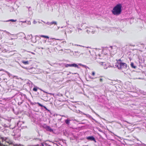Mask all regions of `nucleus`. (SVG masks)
Masks as SVG:
<instances>
[{"label":"nucleus","instance_id":"nucleus-1","mask_svg":"<svg viewBox=\"0 0 146 146\" xmlns=\"http://www.w3.org/2000/svg\"><path fill=\"white\" fill-rule=\"evenodd\" d=\"M122 5L121 4L119 3L117 4L113 8L111 12L112 14L115 15H120L122 12Z\"/></svg>","mask_w":146,"mask_h":146},{"label":"nucleus","instance_id":"nucleus-2","mask_svg":"<svg viewBox=\"0 0 146 146\" xmlns=\"http://www.w3.org/2000/svg\"><path fill=\"white\" fill-rule=\"evenodd\" d=\"M117 67L119 69L123 70L126 69L127 68V64L122 62H118Z\"/></svg>","mask_w":146,"mask_h":146},{"label":"nucleus","instance_id":"nucleus-3","mask_svg":"<svg viewBox=\"0 0 146 146\" xmlns=\"http://www.w3.org/2000/svg\"><path fill=\"white\" fill-rule=\"evenodd\" d=\"M44 127L47 131H49L50 132L53 131V129H51L50 127L49 126L45 125H44Z\"/></svg>","mask_w":146,"mask_h":146},{"label":"nucleus","instance_id":"nucleus-4","mask_svg":"<svg viewBox=\"0 0 146 146\" xmlns=\"http://www.w3.org/2000/svg\"><path fill=\"white\" fill-rule=\"evenodd\" d=\"M86 139L88 140H90L91 141H93L95 142H96L95 138L92 136H88L86 138Z\"/></svg>","mask_w":146,"mask_h":146},{"label":"nucleus","instance_id":"nucleus-5","mask_svg":"<svg viewBox=\"0 0 146 146\" xmlns=\"http://www.w3.org/2000/svg\"><path fill=\"white\" fill-rule=\"evenodd\" d=\"M5 141L9 144V145H12L13 143L8 138H6L5 139Z\"/></svg>","mask_w":146,"mask_h":146},{"label":"nucleus","instance_id":"nucleus-6","mask_svg":"<svg viewBox=\"0 0 146 146\" xmlns=\"http://www.w3.org/2000/svg\"><path fill=\"white\" fill-rule=\"evenodd\" d=\"M37 104H38L39 106L41 107H43L46 110H47L45 106H43L39 102H38Z\"/></svg>","mask_w":146,"mask_h":146},{"label":"nucleus","instance_id":"nucleus-7","mask_svg":"<svg viewBox=\"0 0 146 146\" xmlns=\"http://www.w3.org/2000/svg\"><path fill=\"white\" fill-rule=\"evenodd\" d=\"M131 67L133 68H136V67L134 65V64L133 62L131 63Z\"/></svg>","mask_w":146,"mask_h":146},{"label":"nucleus","instance_id":"nucleus-8","mask_svg":"<svg viewBox=\"0 0 146 146\" xmlns=\"http://www.w3.org/2000/svg\"><path fill=\"white\" fill-rule=\"evenodd\" d=\"M22 62L25 65L28 64L29 63L28 61H25L24 60H23L22 61Z\"/></svg>","mask_w":146,"mask_h":146},{"label":"nucleus","instance_id":"nucleus-9","mask_svg":"<svg viewBox=\"0 0 146 146\" xmlns=\"http://www.w3.org/2000/svg\"><path fill=\"white\" fill-rule=\"evenodd\" d=\"M40 37H43L45 38H49V37L48 36H45L44 35H40Z\"/></svg>","mask_w":146,"mask_h":146},{"label":"nucleus","instance_id":"nucleus-10","mask_svg":"<svg viewBox=\"0 0 146 146\" xmlns=\"http://www.w3.org/2000/svg\"><path fill=\"white\" fill-rule=\"evenodd\" d=\"M42 146H51L50 145L47 144L46 143H44V144L42 145Z\"/></svg>","mask_w":146,"mask_h":146},{"label":"nucleus","instance_id":"nucleus-11","mask_svg":"<svg viewBox=\"0 0 146 146\" xmlns=\"http://www.w3.org/2000/svg\"><path fill=\"white\" fill-rule=\"evenodd\" d=\"M33 91L35 92H37V87H34L33 88Z\"/></svg>","mask_w":146,"mask_h":146},{"label":"nucleus","instance_id":"nucleus-12","mask_svg":"<svg viewBox=\"0 0 146 146\" xmlns=\"http://www.w3.org/2000/svg\"><path fill=\"white\" fill-rule=\"evenodd\" d=\"M72 66L77 67H78V65L76 64H72Z\"/></svg>","mask_w":146,"mask_h":146},{"label":"nucleus","instance_id":"nucleus-13","mask_svg":"<svg viewBox=\"0 0 146 146\" xmlns=\"http://www.w3.org/2000/svg\"><path fill=\"white\" fill-rule=\"evenodd\" d=\"M65 123L67 124H69L70 123V121L68 119H66L65 120Z\"/></svg>","mask_w":146,"mask_h":146},{"label":"nucleus","instance_id":"nucleus-14","mask_svg":"<svg viewBox=\"0 0 146 146\" xmlns=\"http://www.w3.org/2000/svg\"><path fill=\"white\" fill-rule=\"evenodd\" d=\"M16 21H17L16 20L10 19L8 21H11V22H16Z\"/></svg>","mask_w":146,"mask_h":146},{"label":"nucleus","instance_id":"nucleus-15","mask_svg":"<svg viewBox=\"0 0 146 146\" xmlns=\"http://www.w3.org/2000/svg\"><path fill=\"white\" fill-rule=\"evenodd\" d=\"M51 24H52V25L53 24H54L55 25H56V23L55 21H52V22H51Z\"/></svg>","mask_w":146,"mask_h":146},{"label":"nucleus","instance_id":"nucleus-16","mask_svg":"<svg viewBox=\"0 0 146 146\" xmlns=\"http://www.w3.org/2000/svg\"><path fill=\"white\" fill-rule=\"evenodd\" d=\"M92 75L93 76H94L95 75V73L94 72H92Z\"/></svg>","mask_w":146,"mask_h":146},{"label":"nucleus","instance_id":"nucleus-17","mask_svg":"<svg viewBox=\"0 0 146 146\" xmlns=\"http://www.w3.org/2000/svg\"><path fill=\"white\" fill-rule=\"evenodd\" d=\"M66 67H68L69 66V64H67L65 66Z\"/></svg>","mask_w":146,"mask_h":146},{"label":"nucleus","instance_id":"nucleus-18","mask_svg":"<svg viewBox=\"0 0 146 146\" xmlns=\"http://www.w3.org/2000/svg\"><path fill=\"white\" fill-rule=\"evenodd\" d=\"M103 81V79H102V78H100V81L101 82H102V81Z\"/></svg>","mask_w":146,"mask_h":146},{"label":"nucleus","instance_id":"nucleus-19","mask_svg":"<svg viewBox=\"0 0 146 146\" xmlns=\"http://www.w3.org/2000/svg\"><path fill=\"white\" fill-rule=\"evenodd\" d=\"M117 61H119L120 62H122L121 59H119L118 60H117Z\"/></svg>","mask_w":146,"mask_h":146},{"label":"nucleus","instance_id":"nucleus-20","mask_svg":"<svg viewBox=\"0 0 146 146\" xmlns=\"http://www.w3.org/2000/svg\"><path fill=\"white\" fill-rule=\"evenodd\" d=\"M69 66L72 67V64H69Z\"/></svg>","mask_w":146,"mask_h":146},{"label":"nucleus","instance_id":"nucleus-21","mask_svg":"<svg viewBox=\"0 0 146 146\" xmlns=\"http://www.w3.org/2000/svg\"><path fill=\"white\" fill-rule=\"evenodd\" d=\"M2 145H2L1 143L0 142V146H2Z\"/></svg>","mask_w":146,"mask_h":146},{"label":"nucleus","instance_id":"nucleus-22","mask_svg":"<svg viewBox=\"0 0 146 146\" xmlns=\"http://www.w3.org/2000/svg\"><path fill=\"white\" fill-rule=\"evenodd\" d=\"M23 68H25V69H26V68L23 67Z\"/></svg>","mask_w":146,"mask_h":146},{"label":"nucleus","instance_id":"nucleus-23","mask_svg":"<svg viewBox=\"0 0 146 146\" xmlns=\"http://www.w3.org/2000/svg\"><path fill=\"white\" fill-rule=\"evenodd\" d=\"M49 94L51 95V94H51V93H49Z\"/></svg>","mask_w":146,"mask_h":146}]
</instances>
